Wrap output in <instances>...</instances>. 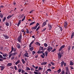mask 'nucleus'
<instances>
[{"label":"nucleus","mask_w":74,"mask_h":74,"mask_svg":"<svg viewBox=\"0 0 74 74\" xmlns=\"http://www.w3.org/2000/svg\"><path fill=\"white\" fill-rule=\"evenodd\" d=\"M12 51H13L14 52V53H13L12 54V55H14V56L15 55H17L18 54V52H17V51H16V48H14V47H12V49L11 51L9 53V54H10L12 52Z\"/></svg>","instance_id":"f257e3e1"},{"label":"nucleus","mask_w":74,"mask_h":74,"mask_svg":"<svg viewBox=\"0 0 74 74\" xmlns=\"http://www.w3.org/2000/svg\"><path fill=\"white\" fill-rule=\"evenodd\" d=\"M22 33H20V36L18 37L17 40L20 43L21 42V40H22Z\"/></svg>","instance_id":"f03ea898"},{"label":"nucleus","mask_w":74,"mask_h":74,"mask_svg":"<svg viewBox=\"0 0 74 74\" xmlns=\"http://www.w3.org/2000/svg\"><path fill=\"white\" fill-rule=\"evenodd\" d=\"M53 49L52 47H50V46L47 47V51L48 52H50Z\"/></svg>","instance_id":"7ed1b4c3"},{"label":"nucleus","mask_w":74,"mask_h":74,"mask_svg":"<svg viewBox=\"0 0 74 74\" xmlns=\"http://www.w3.org/2000/svg\"><path fill=\"white\" fill-rule=\"evenodd\" d=\"M67 25H68V24H67V21H65L64 22V26L65 29H67L68 27H67Z\"/></svg>","instance_id":"20e7f679"},{"label":"nucleus","mask_w":74,"mask_h":74,"mask_svg":"<svg viewBox=\"0 0 74 74\" xmlns=\"http://www.w3.org/2000/svg\"><path fill=\"white\" fill-rule=\"evenodd\" d=\"M58 55V58L59 59H60L61 58H62V54L60 52H59V53H57Z\"/></svg>","instance_id":"39448f33"},{"label":"nucleus","mask_w":74,"mask_h":74,"mask_svg":"<svg viewBox=\"0 0 74 74\" xmlns=\"http://www.w3.org/2000/svg\"><path fill=\"white\" fill-rule=\"evenodd\" d=\"M21 32L23 33V34L24 36H25V35L26 34V31H25V30H24V29H22L21 30Z\"/></svg>","instance_id":"423d86ee"},{"label":"nucleus","mask_w":74,"mask_h":74,"mask_svg":"<svg viewBox=\"0 0 74 74\" xmlns=\"http://www.w3.org/2000/svg\"><path fill=\"white\" fill-rule=\"evenodd\" d=\"M64 47H65V45H63L60 48L59 50V51H60L63 49V48H64Z\"/></svg>","instance_id":"0eeeda50"},{"label":"nucleus","mask_w":74,"mask_h":74,"mask_svg":"<svg viewBox=\"0 0 74 74\" xmlns=\"http://www.w3.org/2000/svg\"><path fill=\"white\" fill-rule=\"evenodd\" d=\"M24 56L25 57H27V58L29 57V56H28V53H27V51H26L24 54Z\"/></svg>","instance_id":"6e6552de"},{"label":"nucleus","mask_w":74,"mask_h":74,"mask_svg":"<svg viewBox=\"0 0 74 74\" xmlns=\"http://www.w3.org/2000/svg\"><path fill=\"white\" fill-rule=\"evenodd\" d=\"M12 65V63H8L7 65V67H10Z\"/></svg>","instance_id":"1a4fd4ad"},{"label":"nucleus","mask_w":74,"mask_h":74,"mask_svg":"<svg viewBox=\"0 0 74 74\" xmlns=\"http://www.w3.org/2000/svg\"><path fill=\"white\" fill-rule=\"evenodd\" d=\"M46 25H47V22H44L43 23L42 27H44V26H45Z\"/></svg>","instance_id":"9d476101"},{"label":"nucleus","mask_w":74,"mask_h":74,"mask_svg":"<svg viewBox=\"0 0 74 74\" xmlns=\"http://www.w3.org/2000/svg\"><path fill=\"white\" fill-rule=\"evenodd\" d=\"M43 49H44V47L41 46H40L39 51L42 50L43 52Z\"/></svg>","instance_id":"9b49d317"},{"label":"nucleus","mask_w":74,"mask_h":74,"mask_svg":"<svg viewBox=\"0 0 74 74\" xmlns=\"http://www.w3.org/2000/svg\"><path fill=\"white\" fill-rule=\"evenodd\" d=\"M0 67L1 68V71H3L5 68V67L4 66H0Z\"/></svg>","instance_id":"f8f14e48"},{"label":"nucleus","mask_w":74,"mask_h":74,"mask_svg":"<svg viewBox=\"0 0 74 74\" xmlns=\"http://www.w3.org/2000/svg\"><path fill=\"white\" fill-rule=\"evenodd\" d=\"M47 62H44L41 63V65H42H42H45L47 64Z\"/></svg>","instance_id":"ddd939ff"},{"label":"nucleus","mask_w":74,"mask_h":74,"mask_svg":"<svg viewBox=\"0 0 74 74\" xmlns=\"http://www.w3.org/2000/svg\"><path fill=\"white\" fill-rule=\"evenodd\" d=\"M74 32H73L72 34L71 35V38L72 39L73 37H74Z\"/></svg>","instance_id":"4468645a"},{"label":"nucleus","mask_w":74,"mask_h":74,"mask_svg":"<svg viewBox=\"0 0 74 74\" xmlns=\"http://www.w3.org/2000/svg\"><path fill=\"white\" fill-rule=\"evenodd\" d=\"M35 44L36 45H38V46H40V45H41V44H40V43L38 42H36Z\"/></svg>","instance_id":"2eb2a0df"},{"label":"nucleus","mask_w":74,"mask_h":74,"mask_svg":"<svg viewBox=\"0 0 74 74\" xmlns=\"http://www.w3.org/2000/svg\"><path fill=\"white\" fill-rule=\"evenodd\" d=\"M20 63V60H18L15 63V64L16 65H17L18 63Z\"/></svg>","instance_id":"dca6fc26"},{"label":"nucleus","mask_w":74,"mask_h":74,"mask_svg":"<svg viewBox=\"0 0 74 74\" xmlns=\"http://www.w3.org/2000/svg\"><path fill=\"white\" fill-rule=\"evenodd\" d=\"M48 27H49V30H51V29H52V26L51 25L49 24H48Z\"/></svg>","instance_id":"f3484780"},{"label":"nucleus","mask_w":74,"mask_h":74,"mask_svg":"<svg viewBox=\"0 0 74 74\" xmlns=\"http://www.w3.org/2000/svg\"><path fill=\"white\" fill-rule=\"evenodd\" d=\"M61 71H62V69H59L58 71L57 72L58 74H59L60 72H61Z\"/></svg>","instance_id":"a211bd4d"},{"label":"nucleus","mask_w":74,"mask_h":74,"mask_svg":"<svg viewBox=\"0 0 74 74\" xmlns=\"http://www.w3.org/2000/svg\"><path fill=\"white\" fill-rule=\"evenodd\" d=\"M17 47L18 48V49H19L21 48V46H20V45H19V44H17Z\"/></svg>","instance_id":"6ab92c4d"},{"label":"nucleus","mask_w":74,"mask_h":74,"mask_svg":"<svg viewBox=\"0 0 74 74\" xmlns=\"http://www.w3.org/2000/svg\"><path fill=\"white\" fill-rule=\"evenodd\" d=\"M20 23H21V20H20L18 23V24H17V26L18 27H19V25Z\"/></svg>","instance_id":"aec40b11"},{"label":"nucleus","mask_w":74,"mask_h":74,"mask_svg":"<svg viewBox=\"0 0 74 74\" xmlns=\"http://www.w3.org/2000/svg\"><path fill=\"white\" fill-rule=\"evenodd\" d=\"M34 23H36V22H32L30 24L29 26H32V25H34Z\"/></svg>","instance_id":"412c9836"},{"label":"nucleus","mask_w":74,"mask_h":74,"mask_svg":"<svg viewBox=\"0 0 74 74\" xmlns=\"http://www.w3.org/2000/svg\"><path fill=\"white\" fill-rule=\"evenodd\" d=\"M34 49V48L33 47H32L29 48V50L30 51H33V50Z\"/></svg>","instance_id":"4be33fe9"},{"label":"nucleus","mask_w":74,"mask_h":74,"mask_svg":"<svg viewBox=\"0 0 74 74\" xmlns=\"http://www.w3.org/2000/svg\"><path fill=\"white\" fill-rule=\"evenodd\" d=\"M4 37L5 38V39H8V38H9V37H8V36H7V35H4Z\"/></svg>","instance_id":"5701e85b"},{"label":"nucleus","mask_w":74,"mask_h":74,"mask_svg":"<svg viewBox=\"0 0 74 74\" xmlns=\"http://www.w3.org/2000/svg\"><path fill=\"white\" fill-rule=\"evenodd\" d=\"M64 61H62L61 63V66H62V67H63V64H64Z\"/></svg>","instance_id":"b1692460"},{"label":"nucleus","mask_w":74,"mask_h":74,"mask_svg":"<svg viewBox=\"0 0 74 74\" xmlns=\"http://www.w3.org/2000/svg\"><path fill=\"white\" fill-rule=\"evenodd\" d=\"M32 30H35V29H37V28L36 27V26H34V27H33L32 28Z\"/></svg>","instance_id":"393cba45"},{"label":"nucleus","mask_w":74,"mask_h":74,"mask_svg":"<svg viewBox=\"0 0 74 74\" xmlns=\"http://www.w3.org/2000/svg\"><path fill=\"white\" fill-rule=\"evenodd\" d=\"M28 2H29V1H24V3H25L26 4H29V3H28Z\"/></svg>","instance_id":"a878e982"},{"label":"nucleus","mask_w":74,"mask_h":74,"mask_svg":"<svg viewBox=\"0 0 74 74\" xmlns=\"http://www.w3.org/2000/svg\"><path fill=\"white\" fill-rule=\"evenodd\" d=\"M43 52H43V51H38L37 52V53H43Z\"/></svg>","instance_id":"bb28decb"},{"label":"nucleus","mask_w":74,"mask_h":74,"mask_svg":"<svg viewBox=\"0 0 74 74\" xmlns=\"http://www.w3.org/2000/svg\"><path fill=\"white\" fill-rule=\"evenodd\" d=\"M21 61L22 62L23 64H25V60H24V59H22Z\"/></svg>","instance_id":"cd10ccee"},{"label":"nucleus","mask_w":74,"mask_h":74,"mask_svg":"<svg viewBox=\"0 0 74 74\" xmlns=\"http://www.w3.org/2000/svg\"><path fill=\"white\" fill-rule=\"evenodd\" d=\"M26 33H29V29L27 28L26 29Z\"/></svg>","instance_id":"c85d7f7f"},{"label":"nucleus","mask_w":74,"mask_h":74,"mask_svg":"<svg viewBox=\"0 0 74 74\" xmlns=\"http://www.w3.org/2000/svg\"><path fill=\"white\" fill-rule=\"evenodd\" d=\"M45 54L46 56H48V53L47 52V51H46L45 52Z\"/></svg>","instance_id":"c756f323"},{"label":"nucleus","mask_w":74,"mask_h":74,"mask_svg":"<svg viewBox=\"0 0 74 74\" xmlns=\"http://www.w3.org/2000/svg\"><path fill=\"white\" fill-rule=\"evenodd\" d=\"M3 57H7V53H5L4 54H3Z\"/></svg>","instance_id":"7c9ffc66"},{"label":"nucleus","mask_w":74,"mask_h":74,"mask_svg":"<svg viewBox=\"0 0 74 74\" xmlns=\"http://www.w3.org/2000/svg\"><path fill=\"white\" fill-rule=\"evenodd\" d=\"M70 65H71V66H72L73 65V62L71 61L70 62Z\"/></svg>","instance_id":"2f4dec72"},{"label":"nucleus","mask_w":74,"mask_h":74,"mask_svg":"<svg viewBox=\"0 0 74 74\" xmlns=\"http://www.w3.org/2000/svg\"><path fill=\"white\" fill-rule=\"evenodd\" d=\"M71 48V47L70 46H69L68 49V50L69 52V51L70 50Z\"/></svg>","instance_id":"473e14b6"},{"label":"nucleus","mask_w":74,"mask_h":74,"mask_svg":"<svg viewBox=\"0 0 74 74\" xmlns=\"http://www.w3.org/2000/svg\"><path fill=\"white\" fill-rule=\"evenodd\" d=\"M44 45L45 47H47L48 46V44L46 43H45L44 44Z\"/></svg>","instance_id":"72a5a7b5"},{"label":"nucleus","mask_w":74,"mask_h":74,"mask_svg":"<svg viewBox=\"0 0 74 74\" xmlns=\"http://www.w3.org/2000/svg\"><path fill=\"white\" fill-rule=\"evenodd\" d=\"M65 73L64 72V71H62L61 73H60V74H64Z\"/></svg>","instance_id":"f704fd0d"},{"label":"nucleus","mask_w":74,"mask_h":74,"mask_svg":"<svg viewBox=\"0 0 74 74\" xmlns=\"http://www.w3.org/2000/svg\"><path fill=\"white\" fill-rule=\"evenodd\" d=\"M5 24L6 26H9V23L8 22H6Z\"/></svg>","instance_id":"c9c22d12"},{"label":"nucleus","mask_w":74,"mask_h":74,"mask_svg":"<svg viewBox=\"0 0 74 74\" xmlns=\"http://www.w3.org/2000/svg\"><path fill=\"white\" fill-rule=\"evenodd\" d=\"M56 50V49H53V50L51 51V52H55Z\"/></svg>","instance_id":"e433bc0d"},{"label":"nucleus","mask_w":74,"mask_h":74,"mask_svg":"<svg viewBox=\"0 0 74 74\" xmlns=\"http://www.w3.org/2000/svg\"><path fill=\"white\" fill-rule=\"evenodd\" d=\"M14 69H15V70H18V68L16 67V66H14Z\"/></svg>","instance_id":"4c0bfd02"},{"label":"nucleus","mask_w":74,"mask_h":74,"mask_svg":"<svg viewBox=\"0 0 74 74\" xmlns=\"http://www.w3.org/2000/svg\"><path fill=\"white\" fill-rule=\"evenodd\" d=\"M25 16H24L23 17V18L22 20L21 21L22 22H23V21H24L25 19Z\"/></svg>","instance_id":"58836bf2"},{"label":"nucleus","mask_w":74,"mask_h":74,"mask_svg":"<svg viewBox=\"0 0 74 74\" xmlns=\"http://www.w3.org/2000/svg\"><path fill=\"white\" fill-rule=\"evenodd\" d=\"M34 11V10H31L30 12H29V14H32V13H33V12Z\"/></svg>","instance_id":"ea45409f"},{"label":"nucleus","mask_w":74,"mask_h":74,"mask_svg":"<svg viewBox=\"0 0 74 74\" xmlns=\"http://www.w3.org/2000/svg\"><path fill=\"white\" fill-rule=\"evenodd\" d=\"M11 17V16L9 15L7 17V18L8 19H9V18H10Z\"/></svg>","instance_id":"a19ab883"},{"label":"nucleus","mask_w":74,"mask_h":74,"mask_svg":"<svg viewBox=\"0 0 74 74\" xmlns=\"http://www.w3.org/2000/svg\"><path fill=\"white\" fill-rule=\"evenodd\" d=\"M26 68H26L27 70H30V69L29 67H27Z\"/></svg>","instance_id":"79ce46f5"},{"label":"nucleus","mask_w":74,"mask_h":74,"mask_svg":"<svg viewBox=\"0 0 74 74\" xmlns=\"http://www.w3.org/2000/svg\"><path fill=\"white\" fill-rule=\"evenodd\" d=\"M3 60H7V58L6 57H3L2 58Z\"/></svg>","instance_id":"37998d69"},{"label":"nucleus","mask_w":74,"mask_h":74,"mask_svg":"<svg viewBox=\"0 0 74 74\" xmlns=\"http://www.w3.org/2000/svg\"><path fill=\"white\" fill-rule=\"evenodd\" d=\"M3 16V14H2L1 13H0V17H1V18H2Z\"/></svg>","instance_id":"c03bdc74"},{"label":"nucleus","mask_w":74,"mask_h":74,"mask_svg":"<svg viewBox=\"0 0 74 74\" xmlns=\"http://www.w3.org/2000/svg\"><path fill=\"white\" fill-rule=\"evenodd\" d=\"M38 25H39V23H37L36 24V28L37 27V26H38Z\"/></svg>","instance_id":"a18cd8bd"},{"label":"nucleus","mask_w":74,"mask_h":74,"mask_svg":"<svg viewBox=\"0 0 74 74\" xmlns=\"http://www.w3.org/2000/svg\"><path fill=\"white\" fill-rule=\"evenodd\" d=\"M25 71L23 70H22V71H21V73L22 74H24V73H25Z\"/></svg>","instance_id":"49530a36"},{"label":"nucleus","mask_w":74,"mask_h":74,"mask_svg":"<svg viewBox=\"0 0 74 74\" xmlns=\"http://www.w3.org/2000/svg\"><path fill=\"white\" fill-rule=\"evenodd\" d=\"M66 71H69V68H68V67H66Z\"/></svg>","instance_id":"de8ad7c7"},{"label":"nucleus","mask_w":74,"mask_h":74,"mask_svg":"<svg viewBox=\"0 0 74 74\" xmlns=\"http://www.w3.org/2000/svg\"><path fill=\"white\" fill-rule=\"evenodd\" d=\"M51 63L52 65H53V66H55V63H54L51 62Z\"/></svg>","instance_id":"09e8293b"},{"label":"nucleus","mask_w":74,"mask_h":74,"mask_svg":"<svg viewBox=\"0 0 74 74\" xmlns=\"http://www.w3.org/2000/svg\"><path fill=\"white\" fill-rule=\"evenodd\" d=\"M12 56V54H10L9 55V58L10 59V58Z\"/></svg>","instance_id":"8fccbe9b"},{"label":"nucleus","mask_w":74,"mask_h":74,"mask_svg":"<svg viewBox=\"0 0 74 74\" xmlns=\"http://www.w3.org/2000/svg\"><path fill=\"white\" fill-rule=\"evenodd\" d=\"M15 59V57L14 56L12 57H11V59L13 60V59Z\"/></svg>","instance_id":"3c124183"},{"label":"nucleus","mask_w":74,"mask_h":74,"mask_svg":"<svg viewBox=\"0 0 74 74\" xmlns=\"http://www.w3.org/2000/svg\"><path fill=\"white\" fill-rule=\"evenodd\" d=\"M5 19H6V17H4L3 19V22H4V21H5Z\"/></svg>","instance_id":"603ef678"},{"label":"nucleus","mask_w":74,"mask_h":74,"mask_svg":"<svg viewBox=\"0 0 74 74\" xmlns=\"http://www.w3.org/2000/svg\"><path fill=\"white\" fill-rule=\"evenodd\" d=\"M60 29L61 30V31H62L63 29H62V28L61 27H59Z\"/></svg>","instance_id":"864d4df0"},{"label":"nucleus","mask_w":74,"mask_h":74,"mask_svg":"<svg viewBox=\"0 0 74 74\" xmlns=\"http://www.w3.org/2000/svg\"><path fill=\"white\" fill-rule=\"evenodd\" d=\"M32 53L33 55H34V54L36 53V51H32Z\"/></svg>","instance_id":"5fc2aeb1"},{"label":"nucleus","mask_w":74,"mask_h":74,"mask_svg":"<svg viewBox=\"0 0 74 74\" xmlns=\"http://www.w3.org/2000/svg\"><path fill=\"white\" fill-rule=\"evenodd\" d=\"M21 53H20L18 55V57L19 58H20V57L21 56Z\"/></svg>","instance_id":"6e6d98bb"},{"label":"nucleus","mask_w":74,"mask_h":74,"mask_svg":"<svg viewBox=\"0 0 74 74\" xmlns=\"http://www.w3.org/2000/svg\"><path fill=\"white\" fill-rule=\"evenodd\" d=\"M47 71H51V70L50 69H48L47 70Z\"/></svg>","instance_id":"4d7b16f0"},{"label":"nucleus","mask_w":74,"mask_h":74,"mask_svg":"<svg viewBox=\"0 0 74 74\" xmlns=\"http://www.w3.org/2000/svg\"><path fill=\"white\" fill-rule=\"evenodd\" d=\"M41 56L42 58H44V56H43V55L41 54Z\"/></svg>","instance_id":"13d9d810"},{"label":"nucleus","mask_w":74,"mask_h":74,"mask_svg":"<svg viewBox=\"0 0 74 74\" xmlns=\"http://www.w3.org/2000/svg\"><path fill=\"white\" fill-rule=\"evenodd\" d=\"M3 58V56H2V55H1L0 54V58L2 59Z\"/></svg>","instance_id":"bf43d9fd"},{"label":"nucleus","mask_w":74,"mask_h":74,"mask_svg":"<svg viewBox=\"0 0 74 74\" xmlns=\"http://www.w3.org/2000/svg\"><path fill=\"white\" fill-rule=\"evenodd\" d=\"M18 71L19 72V73H21V69H19Z\"/></svg>","instance_id":"052dcab7"},{"label":"nucleus","mask_w":74,"mask_h":74,"mask_svg":"<svg viewBox=\"0 0 74 74\" xmlns=\"http://www.w3.org/2000/svg\"><path fill=\"white\" fill-rule=\"evenodd\" d=\"M23 15H22L20 16V18H23Z\"/></svg>","instance_id":"680f3d73"},{"label":"nucleus","mask_w":74,"mask_h":74,"mask_svg":"<svg viewBox=\"0 0 74 74\" xmlns=\"http://www.w3.org/2000/svg\"><path fill=\"white\" fill-rule=\"evenodd\" d=\"M34 74H38V73L37 72H36V71H34Z\"/></svg>","instance_id":"e2e57ef3"},{"label":"nucleus","mask_w":74,"mask_h":74,"mask_svg":"<svg viewBox=\"0 0 74 74\" xmlns=\"http://www.w3.org/2000/svg\"><path fill=\"white\" fill-rule=\"evenodd\" d=\"M3 58L2 59L0 58V62H3Z\"/></svg>","instance_id":"0e129e2a"},{"label":"nucleus","mask_w":74,"mask_h":74,"mask_svg":"<svg viewBox=\"0 0 74 74\" xmlns=\"http://www.w3.org/2000/svg\"><path fill=\"white\" fill-rule=\"evenodd\" d=\"M42 69V68L40 67H39L38 68V70H41Z\"/></svg>","instance_id":"69168bd1"},{"label":"nucleus","mask_w":74,"mask_h":74,"mask_svg":"<svg viewBox=\"0 0 74 74\" xmlns=\"http://www.w3.org/2000/svg\"><path fill=\"white\" fill-rule=\"evenodd\" d=\"M18 68L19 69V68L21 66V65L19 64L18 65Z\"/></svg>","instance_id":"338daca9"},{"label":"nucleus","mask_w":74,"mask_h":74,"mask_svg":"<svg viewBox=\"0 0 74 74\" xmlns=\"http://www.w3.org/2000/svg\"><path fill=\"white\" fill-rule=\"evenodd\" d=\"M29 47L30 48V47H32V45L31 44H30L29 45Z\"/></svg>","instance_id":"774afa93"}]
</instances>
